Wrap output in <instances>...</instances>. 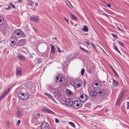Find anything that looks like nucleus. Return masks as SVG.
Returning <instances> with one entry per match:
<instances>
[{
	"label": "nucleus",
	"mask_w": 129,
	"mask_h": 129,
	"mask_svg": "<svg viewBox=\"0 0 129 129\" xmlns=\"http://www.w3.org/2000/svg\"><path fill=\"white\" fill-rule=\"evenodd\" d=\"M18 96L20 99L25 100L28 98V96L26 93H24L20 92L18 93Z\"/></svg>",
	"instance_id": "obj_1"
},
{
	"label": "nucleus",
	"mask_w": 129,
	"mask_h": 129,
	"mask_svg": "<svg viewBox=\"0 0 129 129\" xmlns=\"http://www.w3.org/2000/svg\"><path fill=\"white\" fill-rule=\"evenodd\" d=\"M50 89L52 90L54 93L55 94L54 96H56V95L57 97H59L61 95L60 92L59 91L58 89L57 88H54L51 87H50Z\"/></svg>",
	"instance_id": "obj_2"
},
{
	"label": "nucleus",
	"mask_w": 129,
	"mask_h": 129,
	"mask_svg": "<svg viewBox=\"0 0 129 129\" xmlns=\"http://www.w3.org/2000/svg\"><path fill=\"white\" fill-rule=\"evenodd\" d=\"M41 129H49V125L46 122H43L41 125Z\"/></svg>",
	"instance_id": "obj_3"
},
{
	"label": "nucleus",
	"mask_w": 129,
	"mask_h": 129,
	"mask_svg": "<svg viewBox=\"0 0 129 129\" xmlns=\"http://www.w3.org/2000/svg\"><path fill=\"white\" fill-rule=\"evenodd\" d=\"M64 103L66 106H71L73 105L72 102L69 99H67L66 100Z\"/></svg>",
	"instance_id": "obj_4"
},
{
	"label": "nucleus",
	"mask_w": 129,
	"mask_h": 129,
	"mask_svg": "<svg viewBox=\"0 0 129 129\" xmlns=\"http://www.w3.org/2000/svg\"><path fill=\"white\" fill-rule=\"evenodd\" d=\"M26 40L25 39H21L19 40L17 43L16 46H22L24 44V42Z\"/></svg>",
	"instance_id": "obj_5"
},
{
	"label": "nucleus",
	"mask_w": 129,
	"mask_h": 129,
	"mask_svg": "<svg viewBox=\"0 0 129 129\" xmlns=\"http://www.w3.org/2000/svg\"><path fill=\"white\" fill-rule=\"evenodd\" d=\"M89 94L91 97H96L98 95L97 91L94 90H92L89 92Z\"/></svg>",
	"instance_id": "obj_6"
},
{
	"label": "nucleus",
	"mask_w": 129,
	"mask_h": 129,
	"mask_svg": "<svg viewBox=\"0 0 129 129\" xmlns=\"http://www.w3.org/2000/svg\"><path fill=\"white\" fill-rule=\"evenodd\" d=\"M21 30L20 29H17L15 30L13 33V35L15 36H19L21 34Z\"/></svg>",
	"instance_id": "obj_7"
},
{
	"label": "nucleus",
	"mask_w": 129,
	"mask_h": 129,
	"mask_svg": "<svg viewBox=\"0 0 129 129\" xmlns=\"http://www.w3.org/2000/svg\"><path fill=\"white\" fill-rule=\"evenodd\" d=\"M22 111L21 109L19 108H17V111L16 112V116L17 117H19L22 114Z\"/></svg>",
	"instance_id": "obj_8"
},
{
	"label": "nucleus",
	"mask_w": 129,
	"mask_h": 129,
	"mask_svg": "<svg viewBox=\"0 0 129 129\" xmlns=\"http://www.w3.org/2000/svg\"><path fill=\"white\" fill-rule=\"evenodd\" d=\"M86 96L85 98V99L84 100H83V99L84 98L85 96L84 97L83 95H81L80 96V97L79 98V100L82 102H83L85 101L87 99V97L86 94H85Z\"/></svg>",
	"instance_id": "obj_9"
},
{
	"label": "nucleus",
	"mask_w": 129,
	"mask_h": 129,
	"mask_svg": "<svg viewBox=\"0 0 129 129\" xmlns=\"http://www.w3.org/2000/svg\"><path fill=\"white\" fill-rule=\"evenodd\" d=\"M21 70L20 68H17L16 69V75L18 76H20L21 75Z\"/></svg>",
	"instance_id": "obj_10"
},
{
	"label": "nucleus",
	"mask_w": 129,
	"mask_h": 129,
	"mask_svg": "<svg viewBox=\"0 0 129 129\" xmlns=\"http://www.w3.org/2000/svg\"><path fill=\"white\" fill-rule=\"evenodd\" d=\"M44 111L45 112H48L50 114H54V113L51 111L49 108H46L44 109Z\"/></svg>",
	"instance_id": "obj_11"
},
{
	"label": "nucleus",
	"mask_w": 129,
	"mask_h": 129,
	"mask_svg": "<svg viewBox=\"0 0 129 129\" xmlns=\"http://www.w3.org/2000/svg\"><path fill=\"white\" fill-rule=\"evenodd\" d=\"M30 19L36 22H37L39 20L38 16H31L30 18Z\"/></svg>",
	"instance_id": "obj_12"
},
{
	"label": "nucleus",
	"mask_w": 129,
	"mask_h": 129,
	"mask_svg": "<svg viewBox=\"0 0 129 129\" xmlns=\"http://www.w3.org/2000/svg\"><path fill=\"white\" fill-rule=\"evenodd\" d=\"M40 114L39 113H38L37 112H35L33 114V116L35 118H38L39 117Z\"/></svg>",
	"instance_id": "obj_13"
},
{
	"label": "nucleus",
	"mask_w": 129,
	"mask_h": 129,
	"mask_svg": "<svg viewBox=\"0 0 129 129\" xmlns=\"http://www.w3.org/2000/svg\"><path fill=\"white\" fill-rule=\"evenodd\" d=\"M119 85L118 82L114 79L113 80V86L114 87H116Z\"/></svg>",
	"instance_id": "obj_14"
},
{
	"label": "nucleus",
	"mask_w": 129,
	"mask_h": 129,
	"mask_svg": "<svg viewBox=\"0 0 129 129\" xmlns=\"http://www.w3.org/2000/svg\"><path fill=\"white\" fill-rule=\"evenodd\" d=\"M57 76L59 78H60V79L58 81H57V83L59 82H61L63 81V78L62 77V76L60 74H59L58 75H57Z\"/></svg>",
	"instance_id": "obj_15"
},
{
	"label": "nucleus",
	"mask_w": 129,
	"mask_h": 129,
	"mask_svg": "<svg viewBox=\"0 0 129 129\" xmlns=\"http://www.w3.org/2000/svg\"><path fill=\"white\" fill-rule=\"evenodd\" d=\"M32 86V85L29 82L26 83L25 86V87L28 88H30Z\"/></svg>",
	"instance_id": "obj_16"
},
{
	"label": "nucleus",
	"mask_w": 129,
	"mask_h": 129,
	"mask_svg": "<svg viewBox=\"0 0 129 129\" xmlns=\"http://www.w3.org/2000/svg\"><path fill=\"white\" fill-rule=\"evenodd\" d=\"M51 53H53L54 54L55 52V48L53 46V45H52L51 46Z\"/></svg>",
	"instance_id": "obj_17"
},
{
	"label": "nucleus",
	"mask_w": 129,
	"mask_h": 129,
	"mask_svg": "<svg viewBox=\"0 0 129 129\" xmlns=\"http://www.w3.org/2000/svg\"><path fill=\"white\" fill-rule=\"evenodd\" d=\"M99 93L100 94V95L104 96L105 94V91L103 89H102L101 91H99Z\"/></svg>",
	"instance_id": "obj_18"
},
{
	"label": "nucleus",
	"mask_w": 129,
	"mask_h": 129,
	"mask_svg": "<svg viewBox=\"0 0 129 129\" xmlns=\"http://www.w3.org/2000/svg\"><path fill=\"white\" fill-rule=\"evenodd\" d=\"M44 94L47 95L48 98L50 99H52V98L53 97V96L52 95L47 93L44 92Z\"/></svg>",
	"instance_id": "obj_19"
},
{
	"label": "nucleus",
	"mask_w": 129,
	"mask_h": 129,
	"mask_svg": "<svg viewBox=\"0 0 129 129\" xmlns=\"http://www.w3.org/2000/svg\"><path fill=\"white\" fill-rule=\"evenodd\" d=\"M81 83L80 82L78 83H75L74 84V86L77 88H78L81 86Z\"/></svg>",
	"instance_id": "obj_20"
},
{
	"label": "nucleus",
	"mask_w": 129,
	"mask_h": 129,
	"mask_svg": "<svg viewBox=\"0 0 129 129\" xmlns=\"http://www.w3.org/2000/svg\"><path fill=\"white\" fill-rule=\"evenodd\" d=\"M83 28L82 29L83 31L85 32H88V31L87 26L86 25H84L83 26Z\"/></svg>",
	"instance_id": "obj_21"
},
{
	"label": "nucleus",
	"mask_w": 129,
	"mask_h": 129,
	"mask_svg": "<svg viewBox=\"0 0 129 129\" xmlns=\"http://www.w3.org/2000/svg\"><path fill=\"white\" fill-rule=\"evenodd\" d=\"M92 84H94V85H95V86L98 88V89H99L101 88V86L97 82H94Z\"/></svg>",
	"instance_id": "obj_22"
},
{
	"label": "nucleus",
	"mask_w": 129,
	"mask_h": 129,
	"mask_svg": "<svg viewBox=\"0 0 129 129\" xmlns=\"http://www.w3.org/2000/svg\"><path fill=\"white\" fill-rule=\"evenodd\" d=\"M18 57L21 60H23L25 59V57L21 55H19L18 56Z\"/></svg>",
	"instance_id": "obj_23"
},
{
	"label": "nucleus",
	"mask_w": 129,
	"mask_h": 129,
	"mask_svg": "<svg viewBox=\"0 0 129 129\" xmlns=\"http://www.w3.org/2000/svg\"><path fill=\"white\" fill-rule=\"evenodd\" d=\"M66 92L68 94H71L72 93V91H71L70 90L68 89H66Z\"/></svg>",
	"instance_id": "obj_24"
},
{
	"label": "nucleus",
	"mask_w": 129,
	"mask_h": 129,
	"mask_svg": "<svg viewBox=\"0 0 129 129\" xmlns=\"http://www.w3.org/2000/svg\"><path fill=\"white\" fill-rule=\"evenodd\" d=\"M9 91V90L7 89V90H5L3 93L2 94V95H3V96H4Z\"/></svg>",
	"instance_id": "obj_25"
},
{
	"label": "nucleus",
	"mask_w": 129,
	"mask_h": 129,
	"mask_svg": "<svg viewBox=\"0 0 129 129\" xmlns=\"http://www.w3.org/2000/svg\"><path fill=\"white\" fill-rule=\"evenodd\" d=\"M114 49L115 50L117 51L119 53L121 54L120 51L118 49L117 47L115 46V44L114 43Z\"/></svg>",
	"instance_id": "obj_26"
},
{
	"label": "nucleus",
	"mask_w": 129,
	"mask_h": 129,
	"mask_svg": "<svg viewBox=\"0 0 129 129\" xmlns=\"http://www.w3.org/2000/svg\"><path fill=\"white\" fill-rule=\"evenodd\" d=\"M118 43L120 45H121L122 47H124V45L123 42H121L120 41H118Z\"/></svg>",
	"instance_id": "obj_27"
},
{
	"label": "nucleus",
	"mask_w": 129,
	"mask_h": 129,
	"mask_svg": "<svg viewBox=\"0 0 129 129\" xmlns=\"http://www.w3.org/2000/svg\"><path fill=\"white\" fill-rule=\"evenodd\" d=\"M69 124L72 126L74 128H75V124L73 122H69Z\"/></svg>",
	"instance_id": "obj_28"
},
{
	"label": "nucleus",
	"mask_w": 129,
	"mask_h": 129,
	"mask_svg": "<svg viewBox=\"0 0 129 129\" xmlns=\"http://www.w3.org/2000/svg\"><path fill=\"white\" fill-rule=\"evenodd\" d=\"M71 16L73 18L74 20H76L77 19V17L75 15H73L72 14H71Z\"/></svg>",
	"instance_id": "obj_29"
},
{
	"label": "nucleus",
	"mask_w": 129,
	"mask_h": 129,
	"mask_svg": "<svg viewBox=\"0 0 129 129\" xmlns=\"http://www.w3.org/2000/svg\"><path fill=\"white\" fill-rule=\"evenodd\" d=\"M67 6H69L70 8H71V7H72L73 6L72 5L71 3L69 2L68 1V3H67Z\"/></svg>",
	"instance_id": "obj_30"
},
{
	"label": "nucleus",
	"mask_w": 129,
	"mask_h": 129,
	"mask_svg": "<svg viewBox=\"0 0 129 129\" xmlns=\"http://www.w3.org/2000/svg\"><path fill=\"white\" fill-rule=\"evenodd\" d=\"M85 69H82L81 71V74L82 75H83L84 73Z\"/></svg>",
	"instance_id": "obj_31"
},
{
	"label": "nucleus",
	"mask_w": 129,
	"mask_h": 129,
	"mask_svg": "<svg viewBox=\"0 0 129 129\" xmlns=\"http://www.w3.org/2000/svg\"><path fill=\"white\" fill-rule=\"evenodd\" d=\"M10 5H11V6L13 8L15 9V6L12 3H11L10 4Z\"/></svg>",
	"instance_id": "obj_32"
},
{
	"label": "nucleus",
	"mask_w": 129,
	"mask_h": 129,
	"mask_svg": "<svg viewBox=\"0 0 129 129\" xmlns=\"http://www.w3.org/2000/svg\"><path fill=\"white\" fill-rule=\"evenodd\" d=\"M92 87L95 90H97L98 89V88L95 86L93 84H92Z\"/></svg>",
	"instance_id": "obj_33"
},
{
	"label": "nucleus",
	"mask_w": 129,
	"mask_h": 129,
	"mask_svg": "<svg viewBox=\"0 0 129 129\" xmlns=\"http://www.w3.org/2000/svg\"><path fill=\"white\" fill-rule=\"evenodd\" d=\"M21 122V121L20 120H19L18 121L16 122V125L17 126H18L20 124Z\"/></svg>",
	"instance_id": "obj_34"
},
{
	"label": "nucleus",
	"mask_w": 129,
	"mask_h": 129,
	"mask_svg": "<svg viewBox=\"0 0 129 129\" xmlns=\"http://www.w3.org/2000/svg\"><path fill=\"white\" fill-rule=\"evenodd\" d=\"M124 94V93L123 92H122L120 94V97L119 98H121L122 99V97L123 96Z\"/></svg>",
	"instance_id": "obj_35"
},
{
	"label": "nucleus",
	"mask_w": 129,
	"mask_h": 129,
	"mask_svg": "<svg viewBox=\"0 0 129 129\" xmlns=\"http://www.w3.org/2000/svg\"><path fill=\"white\" fill-rule=\"evenodd\" d=\"M3 22L4 19L3 17L1 16H0V23L2 21Z\"/></svg>",
	"instance_id": "obj_36"
},
{
	"label": "nucleus",
	"mask_w": 129,
	"mask_h": 129,
	"mask_svg": "<svg viewBox=\"0 0 129 129\" xmlns=\"http://www.w3.org/2000/svg\"><path fill=\"white\" fill-rule=\"evenodd\" d=\"M100 12L101 13V14H102L103 15H105L106 16L107 15V14L106 13H105L104 12H103V11H101Z\"/></svg>",
	"instance_id": "obj_37"
},
{
	"label": "nucleus",
	"mask_w": 129,
	"mask_h": 129,
	"mask_svg": "<svg viewBox=\"0 0 129 129\" xmlns=\"http://www.w3.org/2000/svg\"><path fill=\"white\" fill-rule=\"evenodd\" d=\"M112 70L114 72L115 75H116V76H118V75L117 73V72L113 69H112Z\"/></svg>",
	"instance_id": "obj_38"
},
{
	"label": "nucleus",
	"mask_w": 129,
	"mask_h": 129,
	"mask_svg": "<svg viewBox=\"0 0 129 129\" xmlns=\"http://www.w3.org/2000/svg\"><path fill=\"white\" fill-rule=\"evenodd\" d=\"M21 34L20 35L21 36L23 37H24L25 36V35L22 32V31L21 30Z\"/></svg>",
	"instance_id": "obj_39"
},
{
	"label": "nucleus",
	"mask_w": 129,
	"mask_h": 129,
	"mask_svg": "<svg viewBox=\"0 0 129 129\" xmlns=\"http://www.w3.org/2000/svg\"><path fill=\"white\" fill-rule=\"evenodd\" d=\"M77 100H75V101H74L73 102H72V103H73V105L72 106H73V107H74L75 106V102L76 101L77 102Z\"/></svg>",
	"instance_id": "obj_40"
},
{
	"label": "nucleus",
	"mask_w": 129,
	"mask_h": 129,
	"mask_svg": "<svg viewBox=\"0 0 129 129\" xmlns=\"http://www.w3.org/2000/svg\"><path fill=\"white\" fill-rule=\"evenodd\" d=\"M6 125L7 126H8V127H10V123L9 122L7 121L6 123Z\"/></svg>",
	"instance_id": "obj_41"
},
{
	"label": "nucleus",
	"mask_w": 129,
	"mask_h": 129,
	"mask_svg": "<svg viewBox=\"0 0 129 129\" xmlns=\"http://www.w3.org/2000/svg\"><path fill=\"white\" fill-rule=\"evenodd\" d=\"M57 47L58 49V52H63V51H61L60 49L57 46Z\"/></svg>",
	"instance_id": "obj_42"
},
{
	"label": "nucleus",
	"mask_w": 129,
	"mask_h": 129,
	"mask_svg": "<svg viewBox=\"0 0 129 129\" xmlns=\"http://www.w3.org/2000/svg\"><path fill=\"white\" fill-rule=\"evenodd\" d=\"M111 35L114 37H116L117 38H118V37L116 35H115L114 34L111 33Z\"/></svg>",
	"instance_id": "obj_43"
},
{
	"label": "nucleus",
	"mask_w": 129,
	"mask_h": 129,
	"mask_svg": "<svg viewBox=\"0 0 129 129\" xmlns=\"http://www.w3.org/2000/svg\"><path fill=\"white\" fill-rule=\"evenodd\" d=\"M84 51L89 54L90 53V52L89 51L85 49Z\"/></svg>",
	"instance_id": "obj_44"
},
{
	"label": "nucleus",
	"mask_w": 129,
	"mask_h": 129,
	"mask_svg": "<svg viewBox=\"0 0 129 129\" xmlns=\"http://www.w3.org/2000/svg\"><path fill=\"white\" fill-rule=\"evenodd\" d=\"M76 105L77 107H79V108H81L82 106H80L79 104L78 103L76 104Z\"/></svg>",
	"instance_id": "obj_45"
},
{
	"label": "nucleus",
	"mask_w": 129,
	"mask_h": 129,
	"mask_svg": "<svg viewBox=\"0 0 129 129\" xmlns=\"http://www.w3.org/2000/svg\"><path fill=\"white\" fill-rule=\"evenodd\" d=\"M55 121L56 122V123H58L59 122V120L57 118H55Z\"/></svg>",
	"instance_id": "obj_46"
},
{
	"label": "nucleus",
	"mask_w": 129,
	"mask_h": 129,
	"mask_svg": "<svg viewBox=\"0 0 129 129\" xmlns=\"http://www.w3.org/2000/svg\"><path fill=\"white\" fill-rule=\"evenodd\" d=\"M60 78L58 77V76H56V81L57 82V81H58L59 80Z\"/></svg>",
	"instance_id": "obj_47"
},
{
	"label": "nucleus",
	"mask_w": 129,
	"mask_h": 129,
	"mask_svg": "<svg viewBox=\"0 0 129 129\" xmlns=\"http://www.w3.org/2000/svg\"><path fill=\"white\" fill-rule=\"evenodd\" d=\"M11 9V6L10 7H8L7 8H6L5 9L6 10H10Z\"/></svg>",
	"instance_id": "obj_48"
},
{
	"label": "nucleus",
	"mask_w": 129,
	"mask_h": 129,
	"mask_svg": "<svg viewBox=\"0 0 129 129\" xmlns=\"http://www.w3.org/2000/svg\"><path fill=\"white\" fill-rule=\"evenodd\" d=\"M85 42L88 45H89L90 44V43L89 41H85Z\"/></svg>",
	"instance_id": "obj_49"
},
{
	"label": "nucleus",
	"mask_w": 129,
	"mask_h": 129,
	"mask_svg": "<svg viewBox=\"0 0 129 129\" xmlns=\"http://www.w3.org/2000/svg\"><path fill=\"white\" fill-rule=\"evenodd\" d=\"M40 60L41 59H40V58H39L38 60V62H38V63H40L41 62H42V61H40Z\"/></svg>",
	"instance_id": "obj_50"
},
{
	"label": "nucleus",
	"mask_w": 129,
	"mask_h": 129,
	"mask_svg": "<svg viewBox=\"0 0 129 129\" xmlns=\"http://www.w3.org/2000/svg\"><path fill=\"white\" fill-rule=\"evenodd\" d=\"M80 49L81 50H82L84 51L85 50V49L84 48H83V47H80Z\"/></svg>",
	"instance_id": "obj_51"
},
{
	"label": "nucleus",
	"mask_w": 129,
	"mask_h": 129,
	"mask_svg": "<svg viewBox=\"0 0 129 129\" xmlns=\"http://www.w3.org/2000/svg\"><path fill=\"white\" fill-rule=\"evenodd\" d=\"M22 0H18L17 2L18 3H21L22 2Z\"/></svg>",
	"instance_id": "obj_52"
},
{
	"label": "nucleus",
	"mask_w": 129,
	"mask_h": 129,
	"mask_svg": "<svg viewBox=\"0 0 129 129\" xmlns=\"http://www.w3.org/2000/svg\"><path fill=\"white\" fill-rule=\"evenodd\" d=\"M107 6L108 7H111V5L109 4H107Z\"/></svg>",
	"instance_id": "obj_53"
},
{
	"label": "nucleus",
	"mask_w": 129,
	"mask_h": 129,
	"mask_svg": "<svg viewBox=\"0 0 129 129\" xmlns=\"http://www.w3.org/2000/svg\"><path fill=\"white\" fill-rule=\"evenodd\" d=\"M121 99H122L121 98H119L118 99V101H117V102H120V100Z\"/></svg>",
	"instance_id": "obj_54"
},
{
	"label": "nucleus",
	"mask_w": 129,
	"mask_h": 129,
	"mask_svg": "<svg viewBox=\"0 0 129 129\" xmlns=\"http://www.w3.org/2000/svg\"><path fill=\"white\" fill-rule=\"evenodd\" d=\"M51 100H52L54 102L56 103H57V102L55 101V100L53 98V97L52 98V99H51Z\"/></svg>",
	"instance_id": "obj_55"
},
{
	"label": "nucleus",
	"mask_w": 129,
	"mask_h": 129,
	"mask_svg": "<svg viewBox=\"0 0 129 129\" xmlns=\"http://www.w3.org/2000/svg\"><path fill=\"white\" fill-rule=\"evenodd\" d=\"M64 19L67 22H68L69 21V20L68 19H67L66 18L64 17Z\"/></svg>",
	"instance_id": "obj_56"
},
{
	"label": "nucleus",
	"mask_w": 129,
	"mask_h": 129,
	"mask_svg": "<svg viewBox=\"0 0 129 129\" xmlns=\"http://www.w3.org/2000/svg\"><path fill=\"white\" fill-rule=\"evenodd\" d=\"M109 111V110L107 109V108H106L105 109V112H106V113H107L108 112V111Z\"/></svg>",
	"instance_id": "obj_57"
},
{
	"label": "nucleus",
	"mask_w": 129,
	"mask_h": 129,
	"mask_svg": "<svg viewBox=\"0 0 129 129\" xmlns=\"http://www.w3.org/2000/svg\"><path fill=\"white\" fill-rule=\"evenodd\" d=\"M100 48H101V49H102V51L104 53H105V54H106V53H105V51L103 50V49L101 48V47H100Z\"/></svg>",
	"instance_id": "obj_58"
},
{
	"label": "nucleus",
	"mask_w": 129,
	"mask_h": 129,
	"mask_svg": "<svg viewBox=\"0 0 129 129\" xmlns=\"http://www.w3.org/2000/svg\"><path fill=\"white\" fill-rule=\"evenodd\" d=\"M102 82H103L104 83V84L105 85L107 84V83L105 81H102Z\"/></svg>",
	"instance_id": "obj_59"
},
{
	"label": "nucleus",
	"mask_w": 129,
	"mask_h": 129,
	"mask_svg": "<svg viewBox=\"0 0 129 129\" xmlns=\"http://www.w3.org/2000/svg\"><path fill=\"white\" fill-rule=\"evenodd\" d=\"M4 97V96H3V95H1L0 96V100L2 99Z\"/></svg>",
	"instance_id": "obj_60"
},
{
	"label": "nucleus",
	"mask_w": 129,
	"mask_h": 129,
	"mask_svg": "<svg viewBox=\"0 0 129 129\" xmlns=\"http://www.w3.org/2000/svg\"><path fill=\"white\" fill-rule=\"evenodd\" d=\"M120 102H117V106H119L120 104Z\"/></svg>",
	"instance_id": "obj_61"
},
{
	"label": "nucleus",
	"mask_w": 129,
	"mask_h": 129,
	"mask_svg": "<svg viewBox=\"0 0 129 129\" xmlns=\"http://www.w3.org/2000/svg\"><path fill=\"white\" fill-rule=\"evenodd\" d=\"M91 44H92V46L94 48H95V47H94V46L93 45V44L92 43H91Z\"/></svg>",
	"instance_id": "obj_62"
},
{
	"label": "nucleus",
	"mask_w": 129,
	"mask_h": 129,
	"mask_svg": "<svg viewBox=\"0 0 129 129\" xmlns=\"http://www.w3.org/2000/svg\"><path fill=\"white\" fill-rule=\"evenodd\" d=\"M38 5L37 3H36V4L35 5V6H37Z\"/></svg>",
	"instance_id": "obj_63"
},
{
	"label": "nucleus",
	"mask_w": 129,
	"mask_h": 129,
	"mask_svg": "<svg viewBox=\"0 0 129 129\" xmlns=\"http://www.w3.org/2000/svg\"><path fill=\"white\" fill-rule=\"evenodd\" d=\"M127 106L129 107V102H127Z\"/></svg>",
	"instance_id": "obj_64"
}]
</instances>
